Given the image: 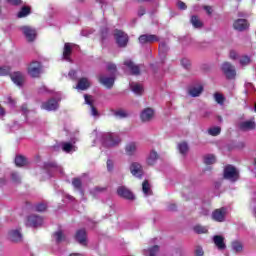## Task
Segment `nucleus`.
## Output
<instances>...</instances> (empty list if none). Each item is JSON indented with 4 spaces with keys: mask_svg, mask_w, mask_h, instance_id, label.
I'll list each match as a JSON object with an SVG mask.
<instances>
[{
    "mask_svg": "<svg viewBox=\"0 0 256 256\" xmlns=\"http://www.w3.org/2000/svg\"><path fill=\"white\" fill-rule=\"evenodd\" d=\"M15 165L17 167H23L24 165H27V159L23 156H16Z\"/></svg>",
    "mask_w": 256,
    "mask_h": 256,
    "instance_id": "37",
    "label": "nucleus"
},
{
    "mask_svg": "<svg viewBox=\"0 0 256 256\" xmlns=\"http://www.w3.org/2000/svg\"><path fill=\"white\" fill-rule=\"evenodd\" d=\"M91 87V82L87 78H80L78 80V84L76 85L75 89L78 91H87Z\"/></svg>",
    "mask_w": 256,
    "mask_h": 256,
    "instance_id": "21",
    "label": "nucleus"
},
{
    "mask_svg": "<svg viewBox=\"0 0 256 256\" xmlns=\"http://www.w3.org/2000/svg\"><path fill=\"white\" fill-rule=\"evenodd\" d=\"M84 99H85L86 105H90V107H91L92 117H97L99 115V112L97 111V108H95V106H93V102H91V96L85 94Z\"/></svg>",
    "mask_w": 256,
    "mask_h": 256,
    "instance_id": "28",
    "label": "nucleus"
},
{
    "mask_svg": "<svg viewBox=\"0 0 256 256\" xmlns=\"http://www.w3.org/2000/svg\"><path fill=\"white\" fill-rule=\"evenodd\" d=\"M216 161H217V159L215 158V155H213V154H209L204 157L205 165H213V163H215Z\"/></svg>",
    "mask_w": 256,
    "mask_h": 256,
    "instance_id": "38",
    "label": "nucleus"
},
{
    "mask_svg": "<svg viewBox=\"0 0 256 256\" xmlns=\"http://www.w3.org/2000/svg\"><path fill=\"white\" fill-rule=\"evenodd\" d=\"M21 31L25 37V39L29 42L32 43V41H35L37 39V30L31 26H22Z\"/></svg>",
    "mask_w": 256,
    "mask_h": 256,
    "instance_id": "4",
    "label": "nucleus"
},
{
    "mask_svg": "<svg viewBox=\"0 0 256 256\" xmlns=\"http://www.w3.org/2000/svg\"><path fill=\"white\" fill-rule=\"evenodd\" d=\"M144 14H145V8L144 7H140L138 9V17H143Z\"/></svg>",
    "mask_w": 256,
    "mask_h": 256,
    "instance_id": "58",
    "label": "nucleus"
},
{
    "mask_svg": "<svg viewBox=\"0 0 256 256\" xmlns=\"http://www.w3.org/2000/svg\"><path fill=\"white\" fill-rule=\"evenodd\" d=\"M72 185L75 189H77L78 191H81V187H82V182L80 178H74L72 180Z\"/></svg>",
    "mask_w": 256,
    "mask_h": 256,
    "instance_id": "44",
    "label": "nucleus"
},
{
    "mask_svg": "<svg viewBox=\"0 0 256 256\" xmlns=\"http://www.w3.org/2000/svg\"><path fill=\"white\" fill-rule=\"evenodd\" d=\"M224 179L235 183V181L239 180V170L233 165H227L224 168Z\"/></svg>",
    "mask_w": 256,
    "mask_h": 256,
    "instance_id": "2",
    "label": "nucleus"
},
{
    "mask_svg": "<svg viewBox=\"0 0 256 256\" xmlns=\"http://www.w3.org/2000/svg\"><path fill=\"white\" fill-rule=\"evenodd\" d=\"M226 215H227V208L222 207L212 212V219L214 221H217L218 223H223V221H225Z\"/></svg>",
    "mask_w": 256,
    "mask_h": 256,
    "instance_id": "7",
    "label": "nucleus"
},
{
    "mask_svg": "<svg viewBox=\"0 0 256 256\" xmlns=\"http://www.w3.org/2000/svg\"><path fill=\"white\" fill-rule=\"evenodd\" d=\"M177 7L180 8L182 11H185V9H187V4H185L183 1H178Z\"/></svg>",
    "mask_w": 256,
    "mask_h": 256,
    "instance_id": "54",
    "label": "nucleus"
},
{
    "mask_svg": "<svg viewBox=\"0 0 256 256\" xmlns=\"http://www.w3.org/2000/svg\"><path fill=\"white\" fill-rule=\"evenodd\" d=\"M188 93L190 97H199L203 93V86H192L189 88Z\"/></svg>",
    "mask_w": 256,
    "mask_h": 256,
    "instance_id": "27",
    "label": "nucleus"
},
{
    "mask_svg": "<svg viewBox=\"0 0 256 256\" xmlns=\"http://www.w3.org/2000/svg\"><path fill=\"white\" fill-rule=\"evenodd\" d=\"M210 113L209 112H205L203 117H209Z\"/></svg>",
    "mask_w": 256,
    "mask_h": 256,
    "instance_id": "64",
    "label": "nucleus"
},
{
    "mask_svg": "<svg viewBox=\"0 0 256 256\" xmlns=\"http://www.w3.org/2000/svg\"><path fill=\"white\" fill-rule=\"evenodd\" d=\"M61 147L64 153H75V151H77V146L70 142H62Z\"/></svg>",
    "mask_w": 256,
    "mask_h": 256,
    "instance_id": "25",
    "label": "nucleus"
},
{
    "mask_svg": "<svg viewBox=\"0 0 256 256\" xmlns=\"http://www.w3.org/2000/svg\"><path fill=\"white\" fill-rule=\"evenodd\" d=\"M99 81L106 89H111L115 85V76L111 74L110 76L100 75Z\"/></svg>",
    "mask_w": 256,
    "mask_h": 256,
    "instance_id": "9",
    "label": "nucleus"
},
{
    "mask_svg": "<svg viewBox=\"0 0 256 256\" xmlns=\"http://www.w3.org/2000/svg\"><path fill=\"white\" fill-rule=\"evenodd\" d=\"M204 10H205L206 13H208L209 15H211V13H213V8H211V6H204Z\"/></svg>",
    "mask_w": 256,
    "mask_h": 256,
    "instance_id": "60",
    "label": "nucleus"
},
{
    "mask_svg": "<svg viewBox=\"0 0 256 256\" xmlns=\"http://www.w3.org/2000/svg\"><path fill=\"white\" fill-rule=\"evenodd\" d=\"M54 238L56 243H61L65 241V235H63V232L61 230L54 233Z\"/></svg>",
    "mask_w": 256,
    "mask_h": 256,
    "instance_id": "39",
    "label": "nucleus"
},
{
    "mask_svg": "<svg viewBox=\"0 0 256 256\" xmlns=\"http://www.w3.org/2000/svg\"><path fill=\"white\" fill-rule=\"evenodd\" d=\"M44 168L47 171H56L60 175H63V168L61 166H57V163L55 162H46L44 164Z\"/></svg>",
    "mask_w": 256,
    "mask_h": 256,
    "instance_id": "22",
    "label": "nucleus"
},
{
    "mask_svg": "<svg viewBox=\"0 0 256 256\" xmlns=\"http://www.w3.org/2000/svg\"><path fill=\"white\" fill-rule=\"evenodd\" d=\"M233 27L236 31H245L249 29V23L245 19H238L234 22Z\"/></svg>",
    "mask_w": 256,
    "mask_h": 256,
    "instance_id": "19",
    "label": "nucleus"
},
{
    "mask_svg": "<svg viewBox=\"0 0 256 256\" xmlns=\"http://www.w3.org/2000/svg\"><path fill=\"white\" fill-rule=\"evenodd\" d=\"M194 255L195 256H203V255H205V252L203 251V248L201 246H196L194 249Z\"/></svg>",
    "mask_w": 256,
    "mask_h": 256,
    "instance_id": "49",
    "label": "nucleus"
},
{
    "mask_svg": "<svg viewBox=\"0 0 256 256\" xmlns=\"http://www.w3.org/2000/svg\"><path fill=\"white\" fill-rule=\"evenodd\" d=\"M10 5H21V0H7Z\"/></svg>",
    "mask_w": 256,
    "mask_h": 256,
    "instance_id": "57",
    "label": "nucleus"
},
{
    "mask_svg": "<svg viewBox=\"0 0 256 256\" xmlns=\"http://www.w3.org/2000/svg\"><path fill=\"white\" fill-rule=\"evenodd\" d=\"M114 38L116 39L118 47H127V43H129V36L125 32L121 30H115Z\"/></svg>",
    "mask_w": 256,
    "mask_h": 256,
    "instance_id": "3",
    "label": "nucleus"
},
{
    "mask_svg": "<svg viewBox=\"0 0 256 256\" xmlns=\"http://www.w3.org/2000/svg\"><path fill=\"white\" fill-rule=\"evenodd\" d=\"M0 115H5V109H3V107L0 106Z\"/></svg>",
    "mask_w": 256,
    "mask_h": 256,
    "instance_id": "62",
    "label": "nucleus"
},
{
    "mask_svg": "<svg viewBox=\"0 0 256 256\" xmlns=\"http://www.w3.org/2000/svg\"><path fill=\"white\" fill-rule=\"evenodd\" d=\"M195 233L201 234V233H207V227L201 226V225H196L194 227Z\"/></svg>",
    "mask_w": 256,
    "mask_h": 256,
    "instance_id": "47",
    "label": "nucleus"
},
{
    "mask_svg": "<svg viewBox=\"0 0 256 256\" xmlns=\"http://www.w3.org/2000/svg\"><path fill=\"white\" fill-rule=\"evenodd\" d=\"M30 77H39L41 75V62L34 61L28 67Z\"/></svg>",
    "mask_w": 256,
    "mask_h": 256,
    "instance_id": "8",
    "label": "nucleus"
},
{
    "mask_svg": "<svg viewBox=\"0 0 256 256\" xmlns=\"http://www.w3.org/2000/svg\"><path fill=\"white\" fill-rule=\"evenodd\" d=\"M30 13H31V8L24 6L18 12L17 17H18V19H23V17H27V15H29Z\"/></svg>",
    "mask_w": 256,
    "mask_h": 256,
    "instance_id": "34",
    "label": "nucleus"
},
{
    "mask_svg": "<svg viewBox=\"0 0 256 256\" xmlns=\"http://www.w3.org/2000/svg\"><path fill=\"white\" fill-rule=\"evenodd\" d=\"M121 143V138L115 133H103L102 145L103 147H117Z\"/></svg>",
    "mask_w": 256,
    "mask_h": 256,
    "instance_id": "1",
    "label": "nucleus"
},
{
    "mask_svg": "<svg viewBox=\"0 0 256 256\" xmlns=\"http://www.w3.org/2000/svg\"><path fill=\"white\" fill-rule=\"evenodd\" d=\"M209 135H212V137H217L221 133V127L214 126L208 130Z\"/></svg>",
    "mask_w": 256,
    "mask_h": 256,
    "instance_id": "40",
    "label": "nucleus"
},
{
    "mask_svg": "<svg viewBox=\"0 0 256 256\" xmlns=\"http://www.w3.org/2000/svg\"><path fill=\"white\" fill-rule=\"evenodd\" d=\"M11 178L14 183H21V176H19V174H17L16 172H13L11 174Z\"/></svg>",
    "mask_w": 256,
    "mask_h": 256,
    "instance_id": "51",
    "label": "nucleus"
},
{
    "mask_svg": "<svg viewBox=\"0 0 256 256\" xmlns=\"http://www.w3.org/2000/svg\"><path fill=\"white\" fill-rule=\"evenodd\" d=\"M8 239L9 241H12V243H21V241H23V234L21 233V230L13 229L9 231Z\"/></svg>",
    "mask_w": 256,
    "mask_h": 256,
    "instance_id": "10",
    "label": "nucleus"
},
{
    "mask_svg": "<svg viewBox=\"0 0 256 256\" xmlns=\"http://www.w3.org/2000/svg\"><path fill=\"white\" fill-rule=\"evenodd\" d=\"M107 71H109L111 75L115 76V73H117V66L113 63H109L107 64Z\"/></svg>",
    "mask_w": 256,
    "mask_h": 256,
    "instance_id": "46",
    "label": "nucleus"
},
{
    "mask_svg": "<svg viewBox=\"0 0 256 256\" xmlns=\"http://www.w3.org/2000/svg\"><path fill=\"white\" fill-rule=\"evenodd\" d=\"M68 76L70 79H76L77 78V72L75 70H70L68 73Z\"/></svg>",
    "mask_w": 256,
    "mask_h": 256,
    "instance_id": "55",
    "label": "nucleus"
},
{
    "mask_svg": "<svg viewBox=\"0 0 256 256\" xmlns=\"http://www.w3.org/2000/svg\"><path fill=\"white\" fill-rule=\"evenodd\" d=\"M239 62L242 67H246V65H249L251 63V57L244 55L240 58Z\"/></svg>",
    "mask_w": 256,
    "mask_h": 256,
    "instance_id": "41",
    "label": "nucleus"
},
{
    "mask_svg": "<svg viewBox=\"0 0 256 256\" xmlns=\"http://www.w3.org/2000/svg\"><path fill=\"white\" fill-rule=\"evenodd\" d=\"M124 65L130 71L131 75H139L141 73L140 66L129 59L124 61Z\"/></svg>",
    "mask_w": 256,
    "mask_h": 256,
    "instance_id": "14",
    "label": "nucleus"
},
{
    "mask_svg": "<svg viewBox=\"0 0 256 256\" xmlns=\"http://www.w3.org/2000/svg\"><path fill=\"white\" fill-rule=\"evenodd\" d=\"M34 209L35 211H38V213H43V211H47V204L45 203L36 204Z\"/></svg>",
    "mask_w": 256,
    "mask_h": 256,
    "instance_id": "42",
    "label": "nucleus"
},
{
    "mask_svg": "<svg viewBox=\"0 0 256 256\" xmlns=\"http://www.w3.org/2000/svg\"><path fill=\"white\" fill-rule=\"evenodd\" d=\"M214 99L218 105H223V103H225V97H223V94L215 93Z\"/></svg>",
    "mask_w": 256,
    "mask_h": 256,
    "instance_id": "43",
    "label": "nucleus"
},
{
    "mask_svg": "<svg viewBox=\"0 0 256 256\" xmlns=\"http://www.w3.org/2000/svg\"><path fill=\"white\" fill-rule=\"evenodd\" d=\"M232 251L234 253H242L243 252V243L240 241H233L232 242Z\"/></svg>",
    "mask_w": 256,
    "mask_h": 256,
    "instance_id": "33",
    "label": "nucleus"
},
{
    "mask_svg": "<svg viewBox=\"0 0 256 256\" xmlns=\"http://www.w3.org/2000/svg\"><path fill=\"white\" fill-rule=\"evenodd\" d=\"M113 169V160L108 159L107 160V170L111 171Z\"/></svg>",
    "mask_w": 256,
    "mask_h": 256,
    "instance_id": "56",
    "label": "nucleus"
},
{
    "mask_svg": "<svg viewBox=\"0 0 256 256\" xmlns=\"http://www.w3.org/2000/svg\"><path fill=\"white\" fill-rule=\"evenodd\" d=\"M115 116L120 117V119H123V118L127 117V112H125L124 110H119V111L115 112Z\"/></svg>",
    "mask_w": 256,
    "mask_h": 256,
    "instance_id": "52",
    "label": "nucleus"
},
{
    "mask_svg": "<svg viewBox=\"0 0 256 256\" xmlns=\"http://www.w3.org/2000/svg\"><path fill=\"white\" fill-rule=\"evenodd\" d=\"M11 79L15 85L18 87H23V82L25 81V76L21 72H14L11 75Z\"/></svg>",
    "mask_w": 256,
    "mask_h": 256,
    "instance_id": "20",
    "label": "nucleus"
},
{
    "mask_svg": "<svg viewBox=\"0 0 256 256\" xmlns=\"http://www.w3.org/2000/svg\"><path fill=\"white\" fill-rule=\"evenodd\" d=\"M8 103L10 107H15V100L11 99V97H8Z\"/></svg>",
    "mask_w": 256,
    "mask_h": 256,
    "instance_id": "61",
    "label": "nucleus"
},
{
    "mask_svg": "<svg viewBox=\"0 0 256 256\" xmlns=\"http://www.w3.org/2000/svg\"><path fill=\"white\" fill-rule=\"evenodd\" d=\"M41 107L42 109H45V111H57V109H59V101L52 98L47 102H44Z\"/></svg>",
    "mask_w": 256,
    "mask_h": 256,
    "instance_id": "15",
    "label": "nucleus"
},
{
    "mask_svg": "<svg viewBox=\"0 0 256 256\" xmlns=\"http://www.w3.org/2000/svg\"><path fill=\"white\" fill-rule=\"evenodd\" d=\"M138 148H139V144L137 142H129L125 146V153L129 157H133V155L137 154Z\"/></svg>",
    "mask_w": 256,
    "mask_h": 256,
    "instance_id": "16",
    "label": "nucleus"
},
{
    "mask_svg": "<svg viewBox=\"0 0 256 256\" xmlns=\"http://www.w3.org/2000/svg\"><path fill=\"white\" fill-rule=\"evenodd\" d=\"M222 71L227 79H235L237 72L235 71V66L231 65L229 62H224L222 64Z\"/></svg>",
    "mask_w": 256,
    "mask_h": 256,
    "instance_id": "5",
    "label": "nucleus"
},
{
    "mask_svg": "<svg viewBox=\"0 0 256 256\" xmlns=\"http://www.w3.org/2000/svg\"><path fill=\"white\" fill-rule=\"evenodd\" d=\"M21 110L24 115H27V113H29V110L27 109V104L22 105Z\"/></svg>",
    "mask_w": 256,
    "mask_h": 256,
    "instance_id": "59",
    "label": "nucleus"
},
{
    "mask_svg": "<svg viewBox=\"0 0 256 256\" xmlns=\"http://www.w3.org/2000/svg\"><path fill=\"white\" fill-rule=\"evenodd\" d=\"M130 89L135 93V95H143V85L135 82L130 83Z\"/></svg>",
    "mask_w": 256,
    "mask_h": 256,
    "instance_id": "30",
    "label": "nucleus"
},
{
    "mask_svg": "<svg viewBox=\"0 0 256 256\" xmlns=\"http://www.w3.org/2000/svg\"><path fill=\"white\" fill-rule=\"evenodd\" d=\"M43 225V218L37 215H30L26 220V227H41Z\"/></svg>",
    "mask_w": 256,
    "mask_h": 256,
    "instance_id": "6",
    "label": "nucleus"
},
{
    "mask_svg": "<svg viewBox=\"0 0 256 256\" xmlns=\"http://www.w3.org/2000/svg\"><path fill=\"white\" fill-rule=\"evenodd\" d=\"M213 243L219 249V251H223L227 249V245H225V238L221 235H215L213 237Z\"/></svg>",
    "mask_w": 256,
    "mask_h": 256,
    "instance_id": "18",
    "label": "nucleus"
},
{
    "mask_svg": "<svg viewBox=\"0 0 256 256\" xmlns=\"http://www.w3.org/2000/svg\"><path fill=\"white\" fill-rule=\"evenodd\" d=\"M117 193H118L119 197H123V199H129V200L135 199L133 192L125 186L118 187Z\"/></svg>",
    "mask_w": 256,
    "mask_h": 256,
    "instance_id": "13",
    "label": "nucleus"
},
{
    "mask_svg": "<svg viewBox=\"0 0 256 256\" xmlns=\"http://www.w3.org/2000/svg\"><path fill=\"white\" fill-rule=\"evenodd\" d=\"M153 117H155V111L153 108H145L140 114V119L143 121V123L151 121Z\"/></svg>",
    "mask_w": 256,
    "mask_h": 256,
    "instance_id": "12",
    "label": "nucleus"
},
{
    "mask_svg": "<svg viewBox=\"0 0 256 256\" xmlns=\"http://www.w3.org/2000/svg\"><path fill=\"white\" fill-rule=\"evenodd\" d=\"M72 49H73V44L65 43L64 50H63V59H65V61H71Z\"/></svg>",
    "mask_w": 256,
    "mask_h": 256,
    "instance_id": "24",
    "label": "nucleus"
},
{
    "mask_svg": "<svg viewBox=\"0 0 256 256\" xmlns=\"http://www.w3.org/2000/svg\"><path fill=\"white\" fill-rule=\"evenodd\" d=\"M159 51L162 53V55H165L169 51V46H167V43L161 42L159 44Z\"/></svg>",
    "mask_w": 256,
    "mask_h": 256,
    "instance_id": "45",
    "label": "nucleus"
},
{
    "mask_svg": "<svg viewBox=\"0 0 256 256\" xmlns=\"http://www.w3.org/2000/svg\"><path fill=\"white\" fill-rule=\"evenodd\" d=\"M70 256H83V255H81L79 253H73V254H70Z\"/></svg>",
    "mask_w": 256,
    "mask_h": 256,
    "instance_id": "63",
    "label": "nucleus"
},
{
    "mask_svg": "<svg viewBox=\"0 0 256 256\" xmlns=\"http://www.w3.org/2000/svg\"><path fill=\"white\" fill-rule=\"evenodd\" d=\"M241 131H253L255 129V121L248 120L240 123L239 125Z\"/></svg>",
    "mask_w": 256,
    "mask_h": 256,
    "instance_id": "23",
    "label": "nucleus"
},
{
    "mask_svg": "<svg viewBox=\"0 0 256 256\" xmlns=\"http://www.w3.org/2000/svg\"><path fill=\"white\" fill-rule=\"evenodd\" d=\"M130 173L133 175V177L141 179L143 177V166L137 162H133L130 165Z\"/></svg>",
    "mask_w": 256,
    "mask_h": 256,
    "instance_id": "11",
    "label": "nucleus"
},
{
    "mask_svg": "<svg viewBox=\"0 0 256 256\" xmlns=\"http://www.w3.org/2000/svg\"><path fill=\"white\" fill-rule=\"evenodd\" d=\"M178 151L181 153V155H187L189 152V145L186 142L179 143Z\"/></svg>",
    "mask_w": 256,
    "mask_h": 256,
    "instance_id": "35",
    "label": "nucleus"
},
{
    "mask_svg": "<svg viewBox=\"0 0 256 256\" xmlns=\"http://www.w3.org/2000/svg\"><path fill=\"white\" fill-rule=\"evenodd\" d=\"M157 159H159V154H157L155 150H152L147 158V163L149 165H155V163L157 162Z\"/></svg>",
    "mask_w": 256,
    "mask_h": 256,
    "instance_id": "31",
    "label": "nucleus"
},
{
    "mask_svg": "<svg viewBox=\"0 0 256 256\" xmlns=\"http://www.w3.org/2000/svg\"><path fill=\"white\" fill-rule=\"evenodd\" d=\"M230 59H232L233 61L237 60V57H239V54H237V52L235 50H231L230 54H229Z\"/></svg>",
    "mask_w": 256,
    "mask_h": 256,
    "instance_id": "53",
    "label": "nucleus"
},
{
    "mask_svg": "<svg viewBox=\"0 0 256 256\" xmlns=\"http://www.w3.org/2000/svg\"><path fill=\"white\" fill-rule=\"evenodd\" d=\"M9 73H11V68L10 67H8V66L0 67V75L1 76L9 75Z\"/></svg>",
    "mask_w": 256,
    "mask_h": 256,
    "instance_id": "48",
    "label": "nucleus"
},
{
    "mask_svg": "<svg viewBox=\"0 0 256 256\" xmlns=\"http://www.w3.org/2000/svg\"><path fill=\"white\" fill-rule=\"evenodd\" d=\"M142 191L145 195V197H149V195H152V191H151V184H149V181L145 180L142 183Z\"/></svg>",
    "mask_w": 256,
    "mask_h": 256,
    "instance_id": "32",
    "label": "nucleus"
},
{
    "mask_svg": "<svg viewBox=\"0 0 256 256\" xmlns=\"http://www.w3.org/2000/svg\"><path fill=\"white\" fill-rule=\"evenodd\" d=\"M191 23L193 27H195V29H201V27H203V22H201V20H199V17L197 16L191 17Z\"/></svg>",
    "mask_w": 256,
    "mask_h": 256,
    "instance_id": "36",
    "label": "nucleus"
},
{
    "mask_svg": "<svg viewBox=\"0 0 256 256\" xmlns=\"http://www.w3.org/2000/svg\"><path fill=\"white\" fill-rule=\"evenodd\" d=\"M76 240L80 245L87 243V232L84 229L78 230L76 233Z\"/></svg>",
    "mask_w": 256,
    "mask_h": 256,
    "instance_id": "26",
    "label": "nucleus"
},
{
    "mask_svg": "<svg viewBox=\"0 0 256 256\" xmlns=\"http://www.w3.org/2000/svg\"><path fill=\"white\" fill-rule=\"evenodd\" d=\"M157 41H159V37L153 34H144L139 37V43H141V45H145V43H155Z\"/></svg>",
    "mask_w": 256,
    "mask_h": 256,
    "instance_id": "17",
    "label": "nucleus"
},
{
    "mask_svg": "<svg viewBox=\"0 0 256 256\" xmlns=\"http://www.w3.org/2000/svg\"><path fill=\"white\" fill-rule=\"evenodd\" d=\"M143 255L144 256H157L159 255V246L154 245L148 249L143 250Z\"/></svg>",
    "mask_w": 256,
    "mask_h": 256,
    "instance_id": "29",
    "label": "nucleus"
},
{
    "mask_svg": "<svg viewBox=\"0 0 256 256\" xmlns=\"http://www.w3.org/2000/svg\"><path fill=\"white\" fill-rule=\"evenodd\" d=\"M181 65L184 67V69H189V67H191V61L187 58H183L181 60Z\"/></svg>",
    "mask_w": 256,
    "mask_h": 256,
    "instance_id": "50",
    "label": "nucleus"
}]
</instances>
